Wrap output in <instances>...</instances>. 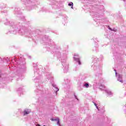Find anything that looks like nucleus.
I'll return each mask as SVG.
<instances>
[{
    "label": "nucleus",
    "instance_id": "nucleus-1",
    "mask_svg": "<svg viewBox=\"0 0 126 126\" xmlns=\"http://www.w3.org/2000/svg\"><path fill=\"white\" fill-rule=\"evenodd\" d=\"M54 121L57 122V125H58V126H61V123H60V119L59 118L55 119Z\"/></svg>",
    "mask_w": 126,
    "mask_h": 126
},
{
    "label": "nucleus",
    "instance_id": "nucleus-2",
    "mask_svg": "<svg viewBox=\"0 0 126 126\" xmlns=\"http://www.w3.org/2000/svg\"><path fill=\"white\" fill-rule=\"evenodd\" d=\"M24 113V116H25L26 115H28V114H30V111L28 110H25Z\"/></svg>",
    "mask_w": 126,
    "mask_h": 126
},
{
    "label": "nucleus",
    "instance_id": "nucleus-3",
    "mask_svg": "<svg viewBox=\"0 0 126 126\" xmlns=\"http://www.w3.org/2000/svg\"><path fill=\"white\" fill-rule=\"evenodd\" d=\"M85 87H86V88H88V87H89V84H85Z\"/></svg>",
    "mask_w": 126,
    "mask_h": 126
},
{
    "label": "nucleus",
    "instance_id": "nucleus-4",
    "mask_svg": "<svg viewBox=\"0 0 126 126\" xmlns=\"http://www.w3.org/2000/svg\"><path fill=\"white\" fill-rule=\"evenodd\" d=\"M69 6H71V5H72V6H73V3L72 2V3H69L68 4Z\"/></svg>",
    "mask_w": 126,
    "mask_h": 126
},
{
    "label": "nucleus",
    "instance_id": "nucleus-5",
    "mask_svg": "<svg viewBox=\"0 0 126 126\" xmlns=\"http://www.w3.org/2000/svg\"><path fill=\"white\" fill-rule=\"evenodd\" d=\"M78 63H79V64H81V63H80V61H79V59H78Z\"/></svg>",
    "mask_w": 126,
    "mask_h": 126
},
{
    "label": "nucleus",
    "instance_id": "nucleus-6",
    "mask_svg": "<svg viewBox=\"0 0 126 126\" xmlns=\"http://www.w3.org/2000/svg\"><path fill=\"white\" fill-rule=\"evenodd\" d=\"M94 106L96 107V108L98 109V106H97V104L96 103H94Z\"/></svg>",
    "mask_w": 126,
    "mask_h": 126
},
{
    "label": "nucleus",
    "instance_id": "nucleus-7",
    "mask_svg": "<svg viewBox=\"0 0 126 126\" xmlns=\"http://www.w3.org/2000/svg\"><path fill=\"white\" fill-rule=\"evenodd\" d=\"M50 120H51V121H52L53 122L55 121V119H54L53 118H51Z\"/></svg>",
    "mask_w": 126,
    "mask_h": 126
},
{
    "label": "nucleus",
    "instance_id": "nucleus-8",
    "mask_svg": "<svg viewBox=\"0 0 126 126\" xmlns=\"http://www.w3.org/2000/svg\"><path fill=\"white\" fill-rule=\"evenodd\" d=\"M58 91H59V89L56 88V92H58Z\"/></svg>",
    "mask_w": 126,
    "mask_h": 126
},
{
    "label": "nucleus",
    "instance_id": "nucleus-9",
    "mask_svg": "<svg viewBox=\"0 0 126 126\" xmlns=\"http://www.w3.org/2000/svg\"><path fill=\"white\" fill-rule=\"evenodd\" d=\"M36 126H41V125L37 124V125H36Z\"/></svg>",
    "mask_w": 126,
    "mask_h": 126
},
{
    "label": "nucleus",
    "instance_id": "nucleus-10",
    "mask_svg": "<svg viewBox=\"0 0 126 126\" xmlns=\"http://www.w3.org/2000/svg\"><path fill=\"white\" fill-rule=\"evenodd\" d=\"M109 30H111V31H113V30H112V29L109 28Z\"/></svg>",
    "mask_w": 126,
    "mask_h": 126
},
{
    "label": "nucleus",
    "instance_id": "nucleus-11",
    "mask_svg": "<svg viewBox=\"0 0 126 126\" xmlns=\"http://www.w3.org/2000/svg\"><path fill=\"white\" fill-rule=\"evenodd\" d=\"M124 0V1H126V0Z\"/></svg>",
    "mask_w": 126,
    "mask_h": 126
}]
</instances>
